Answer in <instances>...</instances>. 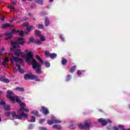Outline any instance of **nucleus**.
<instances>
[{
  "instance_id": "nucleus-1",
  "label": "nucleus",
  "mask_w": 130,
  "mask_h": 130,
  "mask_svg": "<svg viewBox=\"0 0 130 130\" xmlns=\"http://www.w3.org/2000/svg\"><path fill=\"white\" fill-rule=\"evenodd\" d=\"M14 52L16 55H17L18 56L21 55L23 57H25L27 63H32V68L36 70V73H37V74H42V71H41V64L38 63L37 61L34 59L32 52H28V50H25L24 51L25 53H26L25 56L24 55V53H22L20 49H16Z\"/></svg>"
},
{
  "instance_id": "nucleus-2",
  "label": "nucleus",
  "mask_w": 130,
  "mask_h": 130,
  "mask_svg": "<svg viewBox=\"0 0 130 130\" xmlns=\"http://www.w3.org/2000/svg\"><path fill=\"white\" fill-rule=\"evenodd\" d=\"M7 97L10 99L12 103H15V102H17V103H20V109H19V113H21L22 111L24 110V107H26V104L25 103H21V100L18 96L15 95L14 92L11 90H8L7 91Z\"/></svg>"
},
{
  "instance_id": "nucleus-3",
  "label": "nucleus",
  "mask_w": 130,
  "mask_h": 130,
  "mask_svg": "<svg viewBox=\"0 0 130 130\" xmlns=\"http://www.w3.org/2000/svg\"><path fill=\"white\" fill-rule=\"evenodd\" d=\"M10 60L11 61V63L14 64V61L16 62V66L17 67V70L19 71V73H24V70L21 69L20 67L21 66H24V62L22 59L18 58V57L14 56V55L10 54Z\"/></svg>"
},
{
  "instance_id": "nucleus-4",
  "label": "nucleus",
  "mask_w": 130,
  "mask_h": 130,
  "mask_svg": "<svg viewBox=\"0 0 130 130\" xmlns=\"http://www.w3.org/2000/svg\"><path fill=\"white\" fill-rule=\"evenodd\" d=\"M18 44L24 45L25 44V40L22 38H18L17 41H11V45L13 47V49L16 48Z\"/></svg>"
},
{
  "instance_id": "nucleus-5",
  "label": "nucleus",
  "mask_w": 130,
  "mask_h": 130,
  "mask_svg": "<svg viewBox=\"0 0 130 130\" xmlns=\"http://www.w3.org/2000/svg\"><path fill=\"white\" fill-rule=\"evenodd\" d=\"M23 78L25 80H34L36 82H39V81H40L38 77L32 74H25L23 76Z\"/></svg>"
},
{
  "instance_id": "nucleus-6",
  "label": "nucleus",
  "mask_w": 130,
  "mask_h": 130,
  "mask_svg": "<svg viewBox=\"0 0 130 130\" xmlns=\"http://www.w3.org/2000/svg\"><path fill=\"white\" fill-rule=\"evenodd\" d=\"M91 125V121L86 120L84 125L83 124H80L79 125V127L80 128H85V127H89Z\"/></svg>"
},
{
  "instance_id": "nucleus-7",
  "label": "nucleus",
  "mask_w": 130,
  "mask_h": 130,
  "mask_svg": "<svg viewBox=\"0 0 130 130\" xmlns=\"http://www.w3.org/2000/svg\"><path fill=\"white\" fill-rule=\"evenodd\" d=\"M98 121L103 125H106V124H107L108 123H111V122H112V121H111V120H108L106 121L103 118L99 119Z\"/></svg>"
},
{
  "instance_id": "nucleus-8",
  "label": "nucleus",
  "mask_w": 130,
  "mask_h": 130,
  "mask_svg": "<svg viewBox=\"0 0 130 130\" xmlns=\"http://www.w3.org/2000/svg\"><path fill=\"white\" fill-rule=\"evenodd\" d=\"M23 112V111H21L19 113L18 111V113L19 114V116H17V119H22L23 117H24V118H27V117H28V114H25Z\"/></svg>"
},
{
  "instance_id": "nucleus-9",
  "label": "nucleus",
  "mask_w": 130,
  "mask_h": 130,
  "mask_svg": "<svg viewBox=\"0 0 130 130\" xmlns=\"http://www.w3.org/2000/svg\"><path fill=\"white\" fill-rule=\"evenodd\" d=\"M29 41H30V42L36 43V44H38L39 45H40V44H42V43L41 42L40 40H36L32 37L29 39Z\"/></svg>"
},
{
  "instance_id": "nucleus-10",
  "label": "nucleus",
  "mask_w": 130,
  "mask_h": 130,
  "mask_svg": "<svg viewBox=\"0 0 130 130\" xmlns=\"http://www.w3.org/2000/svg\"><path fill=\"white\" fill-rule=\"evenodd\" d=\"M45 54L47 57H50L52 59L56 57L57 56L56 53H49V52L48 51H45Z\"/></svg>"
},
{
  "instance_id": "nucleus-11",
  "label": "nucleus",
  "mask_w": 130,
  "mask_h": 130,
  "mask_svg": "<svg viewBox=\"0 0 130 130\" xmlns=\"http://www.w3.org/2000/svg\"><path fill=\"white\" fill-rule=\"evenodd\" d=\"M5 35L6 37V40H9L10 38H12L13 37V35L11 32L7 31L5 33Z\"/></svg>"
},
{
  "instance_id": "nucleus-12",
  "label": "nucleus",
  "mask_w": 130,
  "mask_h": 130,
  "mask_svg": "<svg viewBox=\"0 0 130 130\" xmlns=\"http://www.w3.org/2000/svg\"><path fill=\"white\" fill-rule=\"evenodd\" d=\"M23 27H25V26H26L27 28H26V30L29 31H31V30H33L34 29V27L33 26H29V23L28 22H25L23 24Z\"/></svg>"
},
{
  "instance_id": "nucleus-13",
  "label": "nucleus",
  "mask_w": 130,
  "mask_h": 130,
  "mask_svg": "<svg viewBox=\"0 0 130 130\" xmlns=\"http://www.w3.org/2000/svg\"><path fill=\"white\" fill-rule=\"evenodd\" d=\"M14 27V25L10 23H6L3 24L2 28L3 29H6V28H12Z\"/></svg>"
},
{
  "instance_id": "nucleus-14",
  "label": "nucleus",
  "mask_w": 130,
  "mask_h": 130,
  "mask_svg": "<svg viewBox=\"0 0 130 130\" xmlns=\"http://www.w3.org/2000/svg\"><path fill=\"white\" fill-rule=\"evenodd\" d=\"M42 111L44 114L45 115L48 114L49 113V112L48 111V110L47 109L45 108L44 107H42Z\"/></svg>"
},
{
  "instance_id": "nucleus-15",
  "label": "nucleus",
  "mask_w": 130,
  "mask_h": 130,
  "mask_svg": "<svg viewBox=\"0 0 130 130\" xmlns=\"http://www.w3.org/2000/svg\"><path fill=\"white\" fill-rule=\"evenodd\" d=\"M4 110L5 111L11 110V106L10 105H7L4 107Z\"/></svg>"
},
{
  "instance_id": "nucleus-16",
  "label": "nucleus",
  "mask_w": 130,
  "mask_h": 130,
  "mask_svg": "<svg viewBox=\"0 0 130 130\" xmlns=\"http://www.w3.org/2000/svg\"><path fill=\"white\" fill-rule=\"evenodd\" d=\"M11 115H12V117H14L15 118H16V119H17V117L20 116V114H19V112H18V113L16 115V112H13L11 113Z\"/></svg>"
},
{
  "instance_id": "nucleus-17",
  "label": "nucleus",
  "mask_w": 130,
  "mask_h": 130,
  "mask_svg": "<svg viewBox=\"0 0 130 130\" xmlns=\"http://www.w3.org/2000/svg\"><path fill=\"white\" fill-rule=\"evenodd\" d=\"M36 58H37V59H38L40 61V62L41 63H42V64H43V63H44V62H43V60H42V59H41L40 56H39L38 55H37L36 56Z\"/></svg>"
},
{
  "instance_id": "nucleus-18",
  "label": "nucleus",
  "mask_w": 130,
  "mask_h": 130,
  "mask_svg": "<svg viewBox=\"0 0 130 130\" xmlns=\"http://www.w3.org/2000/svg\"><path fill=\"white\" fill-rule=\"evenodd\" d=\"M15 89L16 90V91H18L19 92H24L25 90L24 88L22 87H16Z\"/></svg>"
},
{
  "instance_id": "nucleus-19",
  "label": "nucleus",
  "mask_w": 130,
  "mask_h": 130,
  "mask_svg": "<svg viewBox=\"0 0 130 130\" xmlns=\"http://www.w3.org/2000/svg\"><path fill=\"white\" fill-rule=\"evenodd\" d=\"M53 128H55L56 129H60L61 127L60 125L55 124L53 125Z\"/></svg>"
},
{
  "instance_id": "nucleus-20",
  "label": "nucleus",
  "mask_w": 130,
  "mask_h": 130,
  "mask_svg": "<svg viewBox=\"0 0 130 130\" xmlns=\"http://www.w3.org/2000/svg\"><path fill=\"white\" fill-rule=\"evenodd\" d=\"M53 119H54V118L52 117V120H48L47 122H48V124H49L50 125L53 124V123H54V121H53Z\"/></svg>"
},
{
  "instance_id": "nucleus-21",
  "label": "nucleus",
  "mask_w": 130,
  "mask_h": 130,
  "mask_svg": "<svg viewBox=\"0 0 130 130\" xmlns=\"http://www.w3.org/2000/svg\"><path fill=\"white\" fill-rule=\"evenodd\" d=\"M18 32L19 33L20 36H24V34H28V31L23 32V31H19Z\"/></svg>"
},
{
  "instance_id": "nucleus-22",
  "label": "nucleus",
  "mask_w": 130,
  "mask_h": 130,
  "mask_svg": "<svg viewBox=\"0 0 130 130\" xmlns=\"http://www.w3.org/2000/svg\"><path fill=\"white\" fill-rule=\"evenodd\" d=\"M53 118H54V119H53L54 123H60V122H61V121H60V120L56 119L54 117Z\"/></svg>"
},
{
  "instance_id": "nucleus-23",
  "label": "nucleus",
  "mask_w": 130,
  "mask_h": 130,
  "mask_svg": "<svg viewBox=\"0 0 130 130\" xmlns=\"http://www.w3.org/2000/svg\"><path fill=\"white\" fill-rule=\"evenodd\" d=\"M36 35H37V36H39V37H40L41 36V32L39 30H36Z\"/></svg>"
},
{
  "instance_id": "nucleus-24",
  "label": "nucleus",
  "mask_w": 130,
  "mask_h": 130,
  "mask_svg": "<svg viewBox=\"0 0 130 130\" xmlns=\"http://www.w3.org/2000/svg\"><path fill=\"white\" fill-rule=\"evenodd\" d=\"M20 32V30H16V29H13L12 30L11 34H17V33H19Z\"/></svg>"
},
{
  "instance_id": "nucleus-25",
  "label": "nucleus",
  "mask_w": 130,
  "mask_h": 130,
  "mask_svg": "<svg viewBox=\"0 0 130 130\" xmlns=\"http://www.w3.org/2000/svg\"><path fill=\"white\" fill-rule=\"evenodd\" d=\"M45 66L46 67V68H49L50 67V63L49 62L46 61L45 62Z\"/></svg>"
},
{
  "instance_id": "nucleus-26",
  "label": "nucleus",
  "mask_w": 130,
  "mask_h": 130,
  "mask_svg": "<svg viewBox=\"0 0 130 130\" xmlns=\"http://www.w3.org/2000/svg\"><path fill=\"white\" fill-rule=\"evenodd\" d=\"M45 23L46 26H48V25H49V21L48 20V18H45Z\"/></svg>"
},
{
  "instance_id": "nucleus-27",
  "label": "nucleus",
  "mask_w": 130,
  "mask_h": 130,
  "mask_svg": "<svg viewBox=\"0 0 130 130\" xmlns=\"http://www.w3.org/2000/svg\"><path fill=\"white\" fill-rule=\"evenodd\" d=\"M68 62V61L67 60H66V59H62L61 60V63L62 64H67V62Z\"/></svg>"
},
{
  "instance_id": "nucleus-28",
  "label": "nucleus",
  "mask_w": 130,
  "mask_h": 130,
  "mask_svg": "<svg viewBox=\"0 0 130 130\" xmlns=\"http://www.w3.org/2000/svg\"><path fill=\"white\" fill-rule=\"evenodd\" d=\"M3 106L4 107L6 106V103L4 101H2L0 102V106Z\"/></svg>"
},
{
  "instance_id": "nucleus-29",
  "label": "nucleus",
  "mask_w": 130,
  "mask_h": 130,
  "mask_svg": "<svg viewBox=\"0 0 130 130\" xmlns=\"http://www.w3.org/2000/svg\"><path fill=\"white\" fill-rule=\"evenodd\" d=\"M75 70H76V66L73 67L70 69V72H71V73H74V72H75Z\"/></svg>"
},
{
  "instance_id": "nucleus-30",
  "label": "nucleus",
  "mask_w": 130,
  "mask_h": 130,
  "mask_svg": "<svg viewBox=\"0 0 130 130\" xmlns=\"http://www.w3.org/2000/svg\"><path fill=\"white\" fill-rule=\"evenodd\" d=\"M119 128H120V129L121 130H125V129L124 128V126L122 125H119L118 126Z\"/></svg>"
},
{
  "instance_id": "nucleus-31",
  "label": "nucleus",
  "mask_w": 130,
  "mask_h": 130,
  "mask_svg": "<svg viewBox=\"0 0 130 130\" xmlns=\"http://www.w3.org/2000/svg\"><path fill=\"white\" fill-rule=\"evenodd\" d=\"M37 27L38 28V29H43L44 26L42 24H39L37 26Z\"/></svg>"
},
{
  "instance_id": "nucleus-32",
  "label": "nucleus",
  "mask_w": 130,
  "mask_h": 130,
  "mask_svg": "<svg viewBox=\"0 0 130 130\" xmlns=\"http://www.w3.org/2000/svg\"><path fill=\"white\" fill-rule=\"evenodd\" d=\"M37 3L39 5H42L43 4V0H38L37 1Z\"/></svg>"
},
{
  "instance_id": "nucleus-33",
  "label": "nucleus",
  "mask_w": 130,
  "mask_h": 130,
  "mask_svg": "<svg viewBox=\"0 0 130 130\" xmlns=\"http://www.w3.org/2000/svg\"><path fill=\"white\" fill-rule=\"evenodd\" d=\"M5 78H6V77L5 76H1L0 77V81H1V82H4V81L5 80Z\"/></svg>"
},
{
  "instance_id": "nucleus-34",
  "label": "nucleus",
  "mask_w": 130,
  "mask_h": 130,
  "mask_svg": "<svg viewBox=\"0 0 130 130\" xmlns=\"http://www.w3.org/2000/svg\"><path fill=\"white\" fill-rule=\"evenodd\" d=\"M5 116L9 117L11 115V113L10 112H6L5 114Z\"/></svg>"
},
{
  "instance_id": "nucleus-35",
  "label": "nucleus",
  "mask_w": 130,
  "mask_h": 130,
  "mask_svg": "<svg viewBox=\"0 0 130 130\" xmlns=\"http://www.w3.org/2000/svg\"><path fill=\"white\" fill-rule=\"evenodd\" d=\"M40 37H41V42H42V41H45V40H46V39H45V37H44V36H40Z\"/></svg>"
},
{
  "instance_id": "nucleus-36",
  "label": "nucleus",
  "mask_w": 130,
  "mask_h": 130,
  "mask_svg": "<svg viewBox=\"0 0 130 130\" xmlns=\"http://www.w3.org/2000/svg\"><path fill=\"white\" fill-rule=\"evenodd\" d=\"M35 117H31L30 119V122H35Z\"/></svg>"
},
{
  "instance_id": "nucleus-37",
  "label": "nucleus",
  "mask_w": 130,
  "mask_h": 130,
  "mask_svg": "<svg viewBox=\"0 0 130 130\" xmlns=\"http://www.w3.org/2000/svg\"><path fill=\"white\" fill-rule=\"evenodd\" d=\"M31 113H32L35 115H37V114H38V111H32L31 112Z\"/></svg>"
},
{
  "instance_id": "nucleus-38",
  "label": "nucleus",
  "mask_w": 130,
  "mask_h": 130,
  "mask_svg": "<svg viewBox=\"0 0 130 130\" xmlns=\"http://www.w3.org/2000/svg\"><path fill=\"white\" fill-rule=\"evenodd\" d=\"M3 82L4 83H10V80H9V79L5 78Z\"/></svg>"
},
{
  "instance_id": "nucleus-39",
  "label": "nucleus",
  "mask_w": 130,
  "mask_h": 130,
  "mask_svg": "<svg viewBox=\"0 0 130 130\" xmlns=\"http://www.w3.org/2000/svg\"><path fill=\"white\" fill-rule=\"evenodd\" d=\"M72 78V77H71V75H68L67 77V81H69L70 80H71V78Z\"/></svg>"
},
{
  "instance_id": "nucleus-40",
  "label": "nucleus",
  "mask_w": 130,
  "mask_h": 130,
  "mask_svg": "<svg viewBox=\"0 0 130 130\" xmlns=\"http://www.w3.org/2000/svg\"><path fill=\"white\" fill-rule=\"evenodd\" d=\"M45 121V119H41L40 120V123H42V122H44Z\"/></svg>"
},
{
  "instance_id": "nucleus-41",
  "label": "nucleus",
  "mask_w": 130,
  "mask_h": 130,
  "mask_svg": "<svg viewBox=\"0 0 130 130\" xmlns=\"http://www.w3.org/2000/svg\"><path fill=\"white\" fill-rule=\"evenodd\" d=\"M24 111H25V112H29V109L24 108V110L22 111V112H24Z\"/></svg>"
},
{
  "instance_id": "nucleus-42",
  "label": "nucleus",
  "mask_w": 130,
  "mask_h": 130,
  "mask_svg": "<svg viewBox=\"0 0 130 130\" xmlns=\"http://www.w3.org/2000/svg\"><path fill=\"white\" fill-rule=\"evenodd\" d=\"M40 130H47V129L46 128L44 127H41L40 128Z\"/></svg>"
},
{
  "instance_id": "nucleus-43",
  "label": "nucleus",
  "mask_w": 130,
  "mask_h": 130,
  "mask_svg": "<svg viewBox=\"0 0 130 130\" xmlns=\"http://www.w3.org/2000/svg\"><path fill=\"white\" fill-rule=\"evenodd\" d=\"M60 38H61L62 41H64V39H63V37H62V35H60Z\"/></svg>"
},
{
  "instance_id": "nucleus-44",
  "label": "nucleus",
  "mask_w": 130,
  "mask_h": 130,
  "mask_svg": "<svg viewBox=\"0 0 130 130\" xmlns=\"http://www.w3.org/2000/svg\"><path fill=\"white\" fill-rule=\"evenodd\" d=\"M112 128L113 129V130H119L118 128H117L116 126H114Z\"/></svg>"
},
{
  "instance_id": "nucleus-45",
  "label": "nucleus",
  "mask_w": 130,
  "mask_h": 130,
  "mask_svg": "<svg viewBox=\"0 0 130 130\" xmlns=\"http://www.w3.org/2000/svg\"><path fill=\"white\" fill-rule=\"evenodd\" d=\"M4 61H5L6 62H7V61H9V58H4Z\"/></svg>"
},
{
  "instance_id": "nucleus-46",
  "label": "nucleus",
  "mask_w": 130,
  "mask_h": 130,
  "mask_svg": "<svg viewBox=\"0 0 130 130\" xmlns=\"http://www.w3.org/2000/svg\"><path fill=\"white\" fill-rule=\"evenodd\" d=\"M2 64L4 66V67H6V66H7V63H6V61H5L2 62Z\"/></svg>"
},
{
  "instance_id": "nucleus-47",
  "label": "nucleus",
  "mask_w": 130,
  "mask_h": 130,
  "mask_svg": "<svg viewBox=\"0 0 130 130\" xmlns=\"http://www.w3.org/2000/svg\"><path fill=\"white\" fill-rule=\"evenodd\" d=\"M10 8L11 10H12V11H13V10H15V8H14V7H13V6H10Z\"/></svg>"
},
{
  "instance_id": "nucleus-48",
  "label": "nucleus",
  "mask_w": 130,
  "mask_h": 130,
  "mask_svg": "<svg viewBox=\"0 0 130 130\" xmlns=\"http://www.w3.org/2000/svg\"><path fill=\"white\" fill-rule=\"evenodd\" d=\"M81 74H82V72H81V71H78V72H77V74H78V75H81Z\"/></svg>"
},
{
  "instance_id": "nucleus-49",
  "label": "nucleus",
  "mask_w": 130,
  "mask_h": 130,
  "mask_svg": "<svg viewBox=\"0 0 130 130\" xmlns=\"http://www.w3.org/2000/svg\"><path fill=\"white\" fill-rule=\"evenodd\" d=\"M17 69L16 68H14V72L15 73H17Z\"/></svg>"
},
{
  "instance_id": "nucleus-50",
  "label": "nucleus",
  "mask_w": 130,
  "mask_h": 130,
  "mask_svg": "<svg viewBox=\"0 0 130 130\" xmlns=\"http://www.w3.org/2000/svg\"><path fill=\"white\" fill-rule=\"evenodd\" d=\"M33 126L32 125H30L29 126V128H32V127Z\"/></svg>"
},
{
  "instance_id": "nucleus-51",
  "label": "nucleus",
  "mask_w": 130,
  "mask_h": 130,
  "mask_svg": "<svg viewBox=\"0 0 130 130\" xmlns=\"http://www.w3.org/2000/svg\"><path fill=\"white\" fill-rule=\"evenodd\" d=\"M0 95H3V92L0 91Z\"/></svg>"
},
{
  "instance_id": "nucleus-52",
  "label": "nucleus",
  "mask_w": 130,
  "mask_h": 130,
  "mask_svg": "<svg viewBox=\"0 0 130 130\" xmlns=\"http://www.w3.org/2000/svg\"><path fill=\"white\" fill-rule=\"evenodd\" d=\"M4 18L3 17L2 18H1V20H2V21H4Z\"/></svg>"
},
{
  "instance_id": "nucleus-53",
  "label": "nucleus",
  "mask_w": 130,
  "mask_h": 130,
  "mask_svg": "<svg viewBox=\"0 0 130 130\" xmlns=\"http://www.w3.org/2000/svg\"><path fill=\"white\" fill-rule=\"evenodd\" d=\"M29 16H32V14L31 13L28 14Z\"/></svg>"
},
{
  "instance_id": "nucleus-54",
  "label": "nucleus",
  "mask_w": 130,
  "mask_h": 130,
  "mask_svg": "<svg viewBox=\"0 0 130 130\" xmlns=\"http://www.w3.org/2000/svg\"><path fill=\"white\" fill-rule=\"evenodd\" d=\"M49 2H53V0H49Z\"/></svg>"
},
{
  "instance_id": "nucleus-55",
  "label": "nucleus",
  "mask_w": 130,
  "mask_h": 130,
  "mask_svg": "<svg viewBox=\"0 0 130 130\" xmlns=\"http://www.w3.org/2000/svg\"><path fill=\"white\" fill-rule=\"evenodd\" d=\"M12 4H13V5H15V2H12Z\"/></svg>"
},
{
  "instance_id": "nucleus-56",
  "label": "nucleus",
  "mask_w": 130,
  "mask_h": 130,
  "mask_svg": "<svg viewBox=\"0 0 130 130\" xmlns=\"http://www.w3.org/2000/svg\"><path fill=\"white\" fill-rule=\"evenodd\" d=\"M2 50H5V48H3Z\"/></svg>"
},
{
  "instance_id": "nucleus-57",
  "label": "nucleus",
  "mask_w": 130,
  "mask_h": 130,
  "mask_svg": "<svg viewBox=\"0 0 130 130\" xmlns=\"http://www.w3.org/2000/svg\"><path fill=\"white\" fill-rule=\"evenodd\" d=\"M0 37H3V36H2V35H0Z\"/></svg>"
},
{
  "instance_id": "nucleus-58",
  "label": "nucleus",
  "mask_w": 130,
  "mask_h": 130,
  "mask_svg": "<svg viewBox=\"0 0 130 130\" xmlns=\"http://www.w3.org/2000/svg\"><path fill=\"white\" fill-rule=\"evenodd\" d=\"M1 121H2V119H1V117H0V122Z\"/></svg>"
},
{
  "instance_id": "nucleus-59",
  "label": "nucleus",
  "mask_w": 130,
  "mask_h": 130,
  "mask_svg": "<svg viewBox=\"0 0 130 130\" xmlns=\"http://www.w3.org/2000/svg\"><path fill=\"white\" fill-rule=\"evenodd\" d=\"M11 50H13V48H11Z\"/></svg>"
},
{
  "instance_id": "nucleus-60",
  "label": "nucleus",
  "mask_w": 130,
  "mask_h": 130,
  "mask_svg": "<svg viewBox=\"0 0 130 130\" xmlns=\"http://www.w3.org/2000/svg\"><path fill=\"white\" fill-rule=\"evenodd\" d=\"M23 2H26V0H22Z\"/></svg>"
},
{
  "instance_id": "nucleus-61",
  "label": "nucleus",
  "mask_w": 130,
  "mask_h": 130,
  "mask_svg": "<svg viewBox=\"0 0 130 130\" xmlns=\"http://www.w3.org/2000/svg\"><path fill=\"white\" fill-rule=\"evenodd\" d=\"M1 57H0V63H1Z\"/></svg>"
},
{
  "instance_id": "nucleus-62",
  "label": "nucleus",
  "mask_w": 130,
  "mask_h": 130,
  "mask_svg": "<svg viewBox=\"0 0 130 130\" xmlns=\"http://www.w3.org/2000/svg\"><path fill=\"white\" fill-rule=\"evenodd\" d=\"M129 108L130 109V105L129 106Z\"/></svg>"
},
{
  "instance_id": "nucleus-63",
  "label": "nucleus",
  "mask_w": 130,
  "mask_h": 130,
  "mask_svg": "<svg viewBox=\"0 0 130 130\" xmlns=\"http://www.w3.org/2000/svg\"><path fill=\"white\" fill-rule=\"evenodd\" d=\"M28 1H32V0H28Z\"/></svg>"
},
{
  "instance_id": "nucleus-64",
  "label": "nucleus",
  "mask_w": 130,
  "mask_h": 130,
  "mask_svg": "<svg viewBox=\"0 0 130 130\" xmlns=\"http://www.w3.org/2000/svg\"><path fill=\"white\" fill-rule=\"evenodd\" d=\"M25 20H27V18H26V19H25Z\"/></svg>"
}]
</instances>
